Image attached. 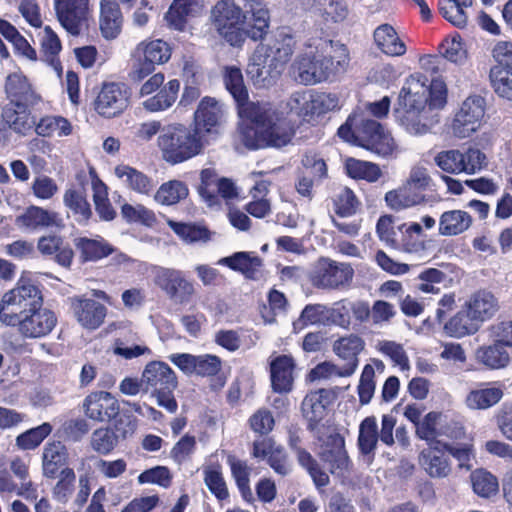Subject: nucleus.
<instances>
[{
	"instance_id": "f257e3e1",
	"label": "nucleus",
	"mask_w": 512,
	"mask_h": 512,
	"mask_svg": "<svg viewBox=\"0 0 512 512\" xmlns=\"http://www.w3.org/2000/svg\"><path fill=\"white\" fill-rule=\"evenodd\" d=\"M224 83L238 105V113L243 121L239 127V138L245 147L257 150L265 147L287 145L293 135L291 121L268 102H249L248 91L243 75L235 66L226 67Z\"/></svg>"
},
{
	"instance_id": "f03ea898",
	"label": "nucleus",
	"mask_w": 512,
	"mask_h": 512,
	"mask_svg": "<svg viewBox=\"0 0 512 512\" xmlns=\"http://www.w3.org/2000/svg\"><path fill=\"white\" fill-rule=\"evenodd\" d=\"M296 45L293 35L277 31L266 43L257 45L249 58L246 72L257 87L274 85L290 61Z\"/></svg>"
},
{
	"instance_id": "7ed1b4c3",
	"label": "nucleus",
	"mask_w": 512,
	"mask_h": 512,
	"mask_svg": "<svg viewBox=\"0 0 512 512\" xmlns=\"http://www.w3.org/2000/svg\"><path fill=\"white\" fill-rule=\"evenodd\" d=\"M349 61L345 45L322 41L315 50L309 49L297 56L292 64V74L299 83L313 85L345 72Z\"/></svg>"
},
{
	"instance_id": "20e7f679",
	"label": "nucleus",
	"mask_w": 512,
	"mask_h": 512,
	"mask_svg": "<svg viewBox=\"0 0 512 512\" xmlns=\"http://www.w3.org/2000/svg\"><path fill=\"white\" fill-rule=\"evenodd\" d=\"M344 141L361 146L381 157H390L398 152V145L389 131L373 119L354 114L338 129Z\"/></svg>"
},
{
	"instance_id": "39448f33",
	"label": "nucleus",
	"mask_w": 512,
	"mask_h": 512,
	"mask_svg": "<svg viewBox=\"0 0 512 512\" xmlns=\"http://www.w3.org/2000/svg\"><path fill=\"white\" fill-rule=\"evenodd\" d=\"M206 145V138L183 124L164 126L157 138V146L163 160L172 165L183 163L201 154Z\"/></svg>"
},
{
	"instance_id": "423d86ee",
	"label": "nucleus",
	"mask_w": 512,
	"mask_h": 512,
	"mask_svg": "<svg viewBox=\"0 0 512 512\" xmlns=\"http://www.w3.org/2000/svg\"><path fill=\"white\" fill-rule=\"evenodd\" d=\"M447 88L441 78L430 82L421 73H414L405 79L398 97L400 108L440 109L446 104Z\"/></svg>"
},
{
	"instance_id": "0eeeda50",
	"label": "nucleus",
	"mask_w": 512,
	"mask_h": 512,
	"mask_svg": "<svg viewBox=\"0 0 512 512\" xmlns=\"http://www.w3.org/2000/svg\"><path fill=\"white\" fill-rule=\"evenodd\" d=\"M42 302L39 288L29 279L21 277L12 289L2 295L0 321L7 326H15L20 316Z\"/></svg>"
},
{
	"instance_id": "6e6552de",
	"label": "nucleus",
	"mask_w": 512,
	"mask_h": 512,
	"mask_svg": "<svg viewBox=\"0 0 512 512\" xmlns=\"http://www.w3.org/2000/svg\"><path fill=\"white\" fill-rule=\"evenodd\" d=\"M172 54L171 46L162 39H145L131 51L132 77L142 80L152 74L157 65L165 64Z\"/></svg>"
},
{
	"instance_id": "1a4fd4ad",
	"label": "nucleus",
	"mask_w": 512,
	"mask_h": 512,
	"mask_svg": "<svg viewBox=\"0 0 512 512\" xmlns=\"http://www.w3.org/2000/svg\"><path fill=\"white\" fill-rule=\"evenodd\" d=\"M152 275L155 286L176 304H188L196 295L195 283L180 269L155 266Z\"/></svg>"
},
{
	"instance_id": "9d476101",
	"label": "nucleus",
	"mask_w": 512,
	"mask_h": 512,
	"mask_svg": "<svg viewBox=\"0 0 512 512\" xmlns=\"http://www.w3.org/2000/svg\"><path fill=\"white\" fill-rule=\"evenodd\" d=\"M211 19L219 34L232 46H240L244 42L242 25L246 15L233 1H218L211 10Z\"/></svg>"
},
{
	"instance_id": "9b49d317",
	"label": "nucleus",
	"mask_w": 512,
	"mask_h": 512,
	"mask_svg": "<svg viewBox=\"0 0 512 512\" xmlns=\"http://www.w3.org/2000/svg\"><path fill=\"white\" fill-rule=\"evenodd\" d=\"M434 161L446 173L474 174L486 165V156L479 149L470 147L464 152L458 149L441 151Z\"/></svg>"
},
{
	"instance_id": "f8f14e48",
	"label": "nucleus",
	"mask_w": 512,
	"mask_h": 512,
	"mask_svg": "<svg viewBox=\"0 0 512 512\" xmlns=\"http://www.w3.org/2000/svg\"><path fill=\"white\" fill-rule=\"evenodd\" d=\"M485 100L481 96H469L456 112L450 129L452 134L465 139L477 132L484 123Z\"/></svg>"
},
{
	"instance_id": "ddd939ff",
	"label": "nucleus",
	"mask_w": 512,
	"mask_h": 512,
	"mask_svg": "<svg viewBox=\"0 0 512 512\" xmlns=\"http://www.w3.org/2000/svg\"><path fill=\"white\" fill-rule=\"evenodd\" d=\"M57 323L55 313L43 307V302L35 305L15 323L20 335L24 338L36 339L45 337L54 329Z\"/></svg>"
},
{
	"instance_id": "4468645a",
	"label": "nucleus",
	"mask_w": 512,
	"mask_h": 512,
	"mask_svg": "<svg viewBox=\"0 0 512 512\" xmlns=\"http://www.w3.org/2000/svg\"><path fill=\"white\" fill-rule=\"evenodd\" d=\"M353 274L354 270L349 264L321 258L312 273L311 281L318 288L335 289L348 284Z\"/></svg>"
},
{
	"instance_id": "2eb2a0df",
	"label": "nucleus",
	"mask_w": 512,
	"mask_h": 512,
	"mask_svg": "<svg viewBox=\"0 0 512 512\" xmlns=\"http://www.w3.org/2000/svg\"><path fill=\"white\" fill-rule=\"evenodd\" d=\"M57 18L72 35H79L90 15L89 0H54Z\"/></svg>"
},
{
	"instance_id": "dca6fc26",
	"label": "nucleus",
	"mask_w": 512,
	"mask_h": 512,
	"mask_svg": "<svg viewBox=\"0 0 512 512\" xmlns=\"http://www.w3.org/2000/svg\"><path fill=\"white\" fill-rule=\"evenodd\" d=\"M128 105L129 93L123 83H105L95 100L96 112L105 118L120 115Z\"/></svg>"
},
{
	"instance_id": "f3484780",
	"label": "nucleus",
	"mask_w": 512,
	"mask_h": 512,
	"mask_svg": "<svg viewBox=\"0 0 512 512\" xmlns=\"http://www.w3.org/2000/svg\"><path fill=\"white\" fill-rule=\"evenodd\" d=\"M223 115L222 105L216 99L204 97L194 113V131L209 141L219 134Z\"/></svg>"
},
{
	"instance_id": "a211bd4d",
	"label": "nucleus",
	"mask_w": 512,
	"mask_h": 512,
	"mask_svg": "<svg viewBox=\"0 0 512 512\" xmlns=\"http://www.w3.org/2000/svg\"><path fill=\"white\" fill-rule=\"evenodd\" d=\"M365 340L354 333H350L339 337L332 343L333 353L346 362L343 368L345 376H351L355 373L360 353L365 349Z\"/></svg>"
},
{
	"instance_id": "6ab92c4d",
	"label": "nucleus",
	"mask_w": 512,
	"mask_h": 512,
	"mask_svg": "<svg viewBox=\"0 0 512 512\" xmlns=\"http://www.w3.org/2000/svg\"><path fill=\"white\" fill-rule=\"evenodd\" d=\"M300 3L306 11L325 24L342 22L349 14L344 0H300Z\"/></svg>"
},
{
	"instance_id": "aec40b11",
	"label": "nucleus",
	"mask_w": 512,
	"mask_h": 512,
	"mask_svg": "<svg viewBox=\"0 0 512 512\" xmlns=\"http://www.w3.org/2000/svg\"><path fill=\"white\" fill-rule=\"evenodd\" d=\"M441 418V414L436 412L428 413L422 421L417 423L416 426V435L425 440L429 447L435 446L437 442H441L438 437L445 435L452 439H460L464 435V430L462 426H455L454 428H450L448 426L441 427L438 429V423Z\"/></svg>"
},
{
	"instance_id": "412c9836",
	"label": "nucleus",
	"mask_w": 512,
	"mask_h": 512,
	"mask_svg": "<svg viewBox=\"0 0 512 512\" xmlns=\"http://www.w3.org/2000/svg\"><path fill=\"white\" fill-rule=\"evenodd\" d=\"M5 91L9 103L16 105L25 104L33 107L41 101L40 95L22 72H14L7 76Z\"/></svg>"
},
{
	"instance_id": "4be33fe9",
	"label": "nucleus",
	"mask_w": 512,
	"mask_h": 512,
	"mask_svg": "<svg viewBox=\"0 0 512 512\" xmlns=\"http://www.w3.org/2000/svg\"><path fill=\"white\" fill-rule=\"evenodd\" d=\"M71 308L80 325L90 330L97 329L106 316L105 306L93 299L71 298Z\"/></svg>"
},
{
	"instance_id": "5701e85b",
	"label": "nucleus",
	"mask_w": 512,
	"mask_h": 512,
	"mask_svg": "<svg viewBox=\"0 0 512 512\" xmlns=\"http://www.w3.org/2000/svg\"><path fill=\"white\" fill-rule=\"evenodd\" d=\"M31 105L8 103L2 109L0 116V132L11 129L19 135H26L34 126L31 112L28 107Z\"/></svg>"
},
{
	"instance_id": "b1692460",
	"label": "nucleus",
	"mask_w": 512,
	"mask_h": 512,
	"mask_svg": "<svg viewBox=\"0 0 512 512\" xmlns=\"http://www.w3.org/2000/svg\"><path fill=\"white\" fill-rule=\"evenodd\" d=\"M15 224L19 229L35 231L48 227H60L62 219L54 211L32 205L16 217Z\"/></svg>"
},
{
	"instance_id": "393cba45",
	"label": "nucleus",
	"mask_w": 512,
	"mask_h": 512,
	"mask_svg": "<svg viewBox=\"0 0 512 512\" xmlns=\"http://www.w3.org/2000/svg\"><path fill=\"white\" fill-rule=\"evenodd\" d=\"M318 454L331 473L340 474L348 467L349 459L344 448V439L339 434L329 435L320 445Z\"/></svg>"
},
{
	"instance_id": "a878e982",
	"label": "nucleus",
	"mask_w": 512,
	"mask_h": 512,
	"mask_svg": "<svg viewBox=\"0 0 512 512\" xmlns=\"http://www.w3.org/2000/svg\"><path fill=\"white\" fill-rule=\"evenodd\" d=\"M69 452L61 441L47 442L41 454L42 475L47 479H55L63 468L67 467Z\"/></svg>"
},
{
	"instance_id": "bb28decb",
	"label": "nucleus",
	"mask_w": 512,
	"mask_h": 512,
	"mask_svg": "<svg viewBox=\"0 0 512 512\" xmlns=\"http://www.w3.org/2000/svg\"><path fill=\"white\" fill-rule=\"evenodd\" d=\"M86 415L99 422L109 421L119 413L117 400L108 392H95L84 401Z\"/></svg>"
},
{
	"instance_id": "cd10ccee",
	"label": "nucleus",
	"mask_w": 512,
	"mask_h": 512,
	"mask_svg": "<svg viewBox=\"0 0 512 512\" xmlns=\"http://www.w3.org/2000/svg\"><path fill=\"white\" fill-rule=\"evenodd\" d=\"M464 305L480 325L493 318L500 309L498 298L486 289L472 293Z\"/></svg>"
},
{
	"instance_id": "c85d7f7f",
	"label": "nucleus",
	"mask_w": 512,
	"mask_h": 512,
	"mask_svg": "<svg viewBox=\"0 0 512 512\" xmlns=\"http://www.w3.org/2000/svg\"><path fill=\"white\" fill-rule=\"evenodd\" d=\"M431 110L432 109L397 108L395 110V117L397 122L407 133L419 136L426 134L432 125L430 116Z\"/></svg>"
},
{
	"instance_id": "c756f323",
	"label": "nucleus",
	"mask_w": 512,
	"mask_h": 512,
	"mask_svg": "<svg viewBox=\"0 0 512 512\" xmlns=\"http://www.w3.org/2000/svg\"><path fill=\"white\" fill-rule=\"evenodd\" d=\"M443 442H437L435 446L420 453L419 461L425 472L432 478H445L451 472V463L445 456Z\"/></svg>"
},
{
	"instance_id": "7c9ffc66",
	"label": "nucleus",
	"mask_w": 512,
	"mask_h": 512,
	"mask_svg": "<svg viewBox=\"0 0 512 512\" xmlns=\"http://www.w3.org/2000/svg\"><path fill=\"white\" fill-rule=\"evenodd\" d=\"M114 174L126 188L138 194L150 195L156 185L151 177L128 165H117Z\"/></svg>"
},
{
	"instance_id": "2f4dec72",
	"label": "nucleus",
	"mask_w": 512,
	"mask_h": 512,
	"mask_svg": "<svg viewBox=\"0 0 512 512\" xmlns=\"http://www.w3.org/2000/svg\"><path fill=\"white\" fill-rule=\"evenodd\" d=\"M218 264L240 272L248 279L256 280L261 274L262 260L253 252H236L221 258Z\"/></svg>"
},
{
	"instance_id": "473e14b6",
	"label": "nucleus",
	"mask_w": 512,
	"mask_h": 512,
	"mask_svg": "<svg viewBox=\"0 0 512 512\" xmlns=\"http://www.w3.org/2000/svg\"><path fill=\"white\" fill-rule=\"evenodd\" d=\"M333 394L331 390L320 388L308 394L302 402V411L313 428L326 414V407L331 402Z\"/></svg>"
},
{
	"instance_id": "72a5a7b5",
	"label": "nucleus",
	"mask_w": 512,
	"mask_h": 512,
	"mask_svg": "<svg viewBox=\"0 0 512 512\" xmlns=\"http://www.w3.org/2000/svg\"><path fill=\"white\" fill-rule=\"evenodd\" d=\"M123 18L115 0L100 2V30L106 39H115L121 32Z\"/></svg>"
},
{
	"instance_id": "f704fd0d",
	"label": "nucleus",
	"mask_w": 512,
	"mask_h": 512,
	"mask_svg": "<svg viewBox=\"0 0 512 512\" xmlns=\"http://www.w3.org/2000/svg\"><path fill=\"white\" fill-rule=\"evenodd\" d=\"M64 206L73 214L76 221L85 224L92 216L91 206L84 189L69 185L63 194Z\"/></svg>"
},
{
	"instance_id": "c9c22d12",
	"label": "nucleus",
	"mask_w": 512,
	"mask_h": 512,
	"mask_svg": "<svg viewBox=\"0 0 512 512\" xmlns=\"http://www.w3.org/2000/svg\"><path fill=\"white\" fill-rule=\"evenodd\" d=\"M271 182L265 179H255V184L250 190L251 201L245 206V210L253 217L264 218L271 213V201L267 197Z\"/></svg>"
},
{
	"instance_id": "e433bc0d",
	"label": "nucleus",
	"mask_w": 512,
	"mask_h": 512,
	"mask_svg": "<svg viewBox=\"0 0 512 512\" xmlns=\"http://www.w3.org/2000/svg\"><path fill=\"white\" fill-rule=\"evenodd\" d=\"M39 252L44 256H54L55 261L64 266H70L73 259V251L69 245L64 244L63 239L56 235L42 236L37 243Z\"/></svg>"
},
{
	"instance_id": "4c0bfd02",
	"label": "nucleus",
	"mask_w": 512,
	"mask_h": 512,
	"mask_svg": "<svg viewBox=\"0 0 512 512\" xmlns=\"http://www.w3.org/2000/svg\"><path fill=\"white\" fill-rule=\"evenodd\" d=\"M246 7L248 12L251 13V21L248 23L246 31H244V36L247 35L253 40L261 39L269 28V10L258 0H248Z\"/></svg>"
},
{
	"instance_id": "58836bf2",
	"label": "nucleus",
	"mask_w": 512,
	"mask_h": 512,
	"mask_svg": "<svg viewBox=\"0 0 512 512\" xmlns=\"http://www.w3.org/2000/svg\"><path fill=\"white\" fill-rule=\"evenodd\" d=\"M89 178L93 191V201L95 210L102 220L110 221L115 218L116 212L112 208L108 199V188L106 184L99 178L93 167L89 168Z\"/></svg>"
},
{
	"instance_id": "ea45409f",
	"label": "nucleus",
	"mask_w": 512,
	"mask_h": 512,
	"mask_svg": "<svg viewBox=\"0 0 512 512\" xmlns=\"http://www.w3.org/2000/svg\"><path fill=\"white\" fill-rule=\"evenodd\" d=\"M397 243L394 246L409 254H419L425 250L421 239L422 226L419 223H403L397 226Z\"/></svg>"
},
{
	"instance_id": "a19ab883",
	"label": "nucleus",
	"mask_w": 512,
	"mask_h": 512,
	"mask_svg": "<svg viewBox=\"0 0 512 512\" xmlns=\"http://www.w3.org/2000/svg\"><path fill=\"white\" fill-rule=\"evenodd\" d=\"M374 41L376 46L388 56H401L406 52V45L389 24H382L375 29Z\"/></svg>"
},
{
	"instance_id": "79ce46f5",
	"label": "nucleus",
	"mask_w": 512,
	"mask_h": 512,
	"mask_svg": "<svg viewBox=\"0 0 512 512\" xmlns=\"http://www.w3.org/2000/svg\"><path fill=\"white\" fill-rule=\"evenodd\" d=\"M481 325L472 317L471 312L466 309L465 305L444 325L445 332L455 338H462L475 334Z\"/></svg>"
},
{
	"instance_id": "37998d69",
	"label": "nucleus",
	"mask_w": 512,
	"mask_h": 512,
	"mask_svg": "<svg viewBox=\"0 0 512 512\" xmlns=\"http://www.w3.org/2000/svg\"><path fill=\"white\" fill-rule=\"evenodd\" d=\"M385 201L391 209L400 211L423 203L425 196L404 182L399 188L388 191Z\"/></svg>"
},
{
	"instance_id": "c03bdc74",
	"label": "nucleus",
	"mask_w": 512,
	"mask_h": 512,
	"mask_svg": "<svg viewBox=\"0 0 512 512\" xmlns=\"http://www.w3.org/2000/svg\"><path fill=\"white\" fill-rule=\"evenodd\" d=\"M180 89L177 79L170 80L160 91L142 102L145 110L151 113L169 109L176 101Z\"/></svg>"
},
{
	"instance_id": "a18cd8bd",
	"label": "nucleus",
	"mask_w": 512,
	"mask_h": 512,
	"mask_svg": "<svg viewBox=\"0 0 512 512\" xmlns=\"http://www.w3.org/2000/svg\"><path fill=\"white\" fill-rule=\"evenodd\" d=\"M472 224V218L463 210H449L444 212L439 219V234L443 236H456L466 230Z\"/></svg>"
},
{
	"instance_id": "49530a36",
	"label": "nucleus",
	"mask_w": 512,
	"mask_h": 512,
	"mask_svg": "<svg viewBox=\"0 0 512 512\" xmlns=\"http://www.w3.org/2000/svg\"><path fill=\"white\" fill-rule=\"evenodd\" d=\"M35 132L42 137H66L72 134L73 127L68 119L59 115H47L37 123L34 122Z\"/></svg>"
},
{
	"instance_id": "de8ad7c7",
	"label": "nucleus",
	"mask_w": 512,
	"mask_h": 512,
	"mask_svg": "<svg viewBox=\"0 0 512 512\" xmlns=\"http://www.w3.org/2000/svg\"><path fill=\"white\" fill-rule=\"evenodd\" d=\"M508 349L496 342H492L491 345L480 347L476 352V357L480 363L490 369H501L510 363Z\"/></svg>"
},
{
	"instance_id": "09e8293b",
	"label": "nucleus",
	"mask_w": 512,
	"mask_h": 512,
	"mask_svg": "<svg viewBox=\"0 0 512 512\" xmlns=\"http://www.w3.org/2000/svg\"><path fill=\"white\" fill-rule=\"evenodd\" d=\"M189 194L187 185L180 180H169L157 189L154 200L161 205H175Z\"/></svg>"
},
{
	"instance_id": "8fccbe9b",
	"label": "nucleus",
	"mask_w": 512,
	"mask_h": 512,
	"mask_svg": "<svg viewBox=\"0 0 512 512\" xmlns=\"http://www.w3.org/2000/svg\"><path fill=\"white\" fill-rule=\"evenodd\" d=\"M345 170L349 177L371 183L376 182L382 176L381 169L377 164L355 158L345 160Z\"/></svg>"
},
{
	"instance_id": "3c124183",
	"label": "nucleus",
	"mask_w": 512,
	"mask_h": 512,
	"mask_svg": "<svg viewBox=\"0 0 512 512\" xmlns=\"http://www.w3.org/2000/svg\"><path fill=\"white\" fill-rule=\"evenodd\" d=\"M167 223L174 233L186 243L206 242L210 239V232L205 226L173 220H168Z\"/></svg>"
},
{
	"instance_id": "603ef678",
	"label": "nucleus",
	"mask_w": 512,
	"mask_h": 512,
	"mask_svg": "<svg viewBox=\"0 0 512 512\" xmlns=\"http://www.w3.org/2000/svg\"><path fill=\"white\" fill-rule=\"evenodd\" d=\"M272 384H292L295 380L296 367L292 357L277 356L270 363Z\"/></svg>"
},
{
	"instance_id": "864d4df0",
	"label": "nucleus",
	"mask_w": 512,
	"mask_h": 512,
	"mask_svg": "<svg viewBox=\"0 0 512 512\" xmlns=\"http://www.w3.org/2000/svg\"><path fill=\"white\" fill-rule=\"evenodd\" d=\"M228 464L242 497L248 502L252 501L253 493L250 488L251 467L245 461L235 457H229Z\"/></svg>"
},
{
	"instance_id": "5fc2aeb1",
	"label": "nucleus",
	"mask_w": 512,
	"mask_h": 512,
	"mask_svg": "<svg viewBox=\"0 0 512 512\" xmlns=\"http://www.w3.org/2000/svg\"><path fill=\"white\" fill-rule=\"evenodd\" d=\"M58 476V480L52 488V497L61 504H67L74 492L76 475L72 468H63Z\"/></svg>"
},
{
	"instance_id": "6e6d98bb",
	"label": "nucleus",
	"mask_w": 512,
	"mask_h": 512,
	"mask_svg": "<svg viewBox=\"0 0 512 512\" xmlns=\"http://www.w3.org/2000/svg\"><path fill=\"white\" fill-rule=\"evenodd\" d=\"M503 396L498 387L479 388L470 391L466 397V404L470 409H487L497 404Z\"/></svg>"
},
{
	"instance_id": "4d7b16f0",
	"label": "nucleus",
	"mask_w": 512,
	"mask_h": 512,
	"mask_svg": "<svg viewBox=\"0 0 512 512\" xmlns=\"http://www.w3.org/2000/svg\"><path fill=\"white\" fill-rule=\"evenodd\" d=\"M143 381L147 384H173L176 375L168 364L161 361L148 363L143 371Z\"/></svg>"
},
{
	"instance_id": "13d9d810",
	"label": "nucleus",
	"mask_w": 512,
	"mask_h": 512,
	"mask_svg": "<svg viewBox=\"0 0 512 512\" xmlns=\"http://www.w3.org/2000/svg\"><path fill=\"white\" fill-rule=\"evenodd\" d=\"M76 245L80 249L82 257L86 261L99 260L101 258L107 257L113 251L112 247L102 238H79L76 242Z\"/></svg>"
},
{
	"instance_id": "bf43d9fd",
	"label": "nucleus",
	"mask_w": 512,
	"mask_h": 512,
	"mask_svg": "<svg viewBox=\"0 0 512 512\" xmlns=\"http://www.w3.org/2000/svg\"><path fill=\"white\" fill-rule=\"evenodd\" d=\"M328 307L323 304H309L304 307L299 318L293 323L295 330L309 325H327Z\"/></svg>"
},
{
	"instance_id": "052dcab7",
	"label": "nucleus",
	"mask_w": 512,
	"mask_h": 512,
	"mask_svg": "<svg viewBox=\"0 0 512 512\" xmlns=\"http://www.w3.org/2000/svg\"><path fill=\"white\" fill-rule=\"evenodd\" d=\"M52 432V426L45 422L35 428H31L16 437V446L21 450H33Z\"/></svg>"
},
{
	"instance_id": "680f3d73",
	"label": "nucleus",
	"mask_w": 512,
	"mask_h": 512,
	"mask_svg": "<svg viewBox=\"0 0 512 512\" xmlns=\"http://www.w3.org/2000/svg\"><path fill=\"white\" fill-rule=\"evenodd\" d=\"M471 481L474 492L485 498H489L497 494L499 484L497 478L490 472L478 469L471 475Z\"/></svg>"
},
{
	"instance_id": "e2e57ef3",
	"label": "nucleus",
	"mask_w": 512,
	"mask_h": 512,
	"mask_svg": "<svg viewBox=\"0 0 512 512\" xmlns=\"http://www.w3.org/2000/svg\"><path fill=\"white\" fill-rule=\"evenodd\" d=\"M376 350L388 357L402 371L409 368V359L402 344L392 340H378L375 345Z\"/></svg>"
},
{
	"instance_id": "0e129e2a",
	"label": "nucleus",
	"mask_w": 512,
	"mask_h": 512,
	"mask_svg": "<svg viewBox=\"0 0 512 512\" xmlns=\"http://www.w3.org/2000/svg\"><path fill=\"white\" fill-rule=\"evenodd\" d=\"M119 443L118 434L109 428H98L90 438L91 448L101 455L111 453Z\"/></svg>"
},
{
	"instance_id": "69168bd1",
	"label": "nucleus",
	"mask_w": 512,
	"mask_h": 512,
	"mask_svg": "<svg viewBox=\"0 0 512 512\" xmlns=\"http://www.w3.org/2000/svg\"><path fill=\"white\" fill-rule=\"evenodd\" d=\"M490 79L495 92L500 97L512 100V69L493 66L490 70Z\"/></svg>"
},
{
	"instance_id": "338daca9",
	"label": "nucleus",
	"mask_w": 512,
	"mask_h": 512,
	"mask_svg": "<svg viewBox=\"0 0 512 512\" xmlns=\"http://www.w3.org/2000/svg\"><path fill=\"white\" fill-rule=\"evenodd\" d=\"M41 47L45 56V60L58 70L60 63L57 60V55L61 51V42L56 33L46 26L41 34Z\"/></svg>"
},
{
	"instance_id": "774afa93",
	"label": "nucleus",
	"mask_w": 512,
	"mask_h": 512,
	"mask_svg": "<svg viewBox=\"0 0 512 512\" xmlns=\"http://www.w3.org/2000/svg\"><path fill=\"white\" fill-rule=\"evenodd\" d=\"M378 441L377 423L374 417L364 419L359 428L358 443L360 450L365 453H371Z\"/></svg>"
}]
</instances>
